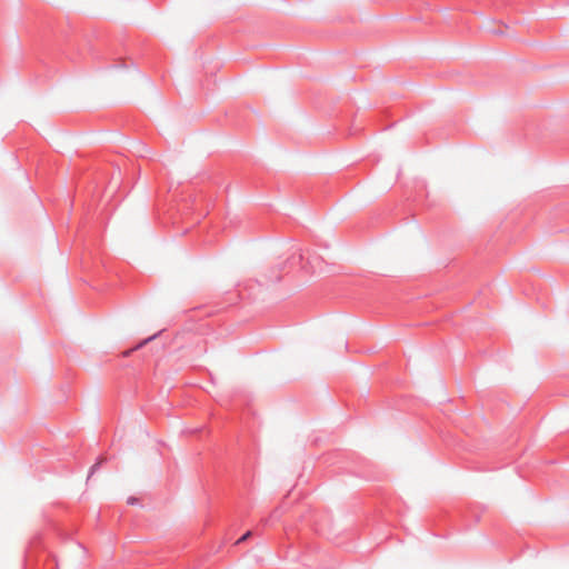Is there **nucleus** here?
Here are the masks:
<instances>
[{
    "instance_id": "1",
    "label": "nucleus",
    "mask_w": 569,
    "mask_h": 569,
    "mask_svg": "<svg viewBox=\"0 0 569 569\" xmlns=\"http://www.w3.org/2000/svg\"><path fill=\"white\" fill-rule=\"evenodd\" d=\"M158 336V333L144 339L143 341H141L140 343H138L134 348L132 349H129L127 351L123 352V356L124 357H129L134 350H138L140 349L141 347H143L146 343H148L149 341H151L152 339H154L156 337Z\"/></svg>"
},
{
    "instance_id": "2",
    "label": "nucleus",
    "mask_w": 569,
    "mask_h": 569,
    "mask_svg": "<svg viewBox=\"0 0 569 569\" xmlns=\"http://www.w3.org/2000/svg\"><path fill=\"white\" fill-rule=\"evenodd\" d=\"M302 260H303V256L302 253H299L298 256L293 254L289 260L288 262L290 264H300L302 263Z\"/></svg>"
},
{
    "instance_id": "3",
    "label": "nucleus",
    "mask_w": 569,
    "mask_h": 569,
    "mask_svg": "<svg viewBox=\"0 0 569 569\" xmlns=\"http://www.w3.org/2000/svg\"><path fill=\"white\" fill-rule=\"evenodd\" d=\"M104 461L103 458H101L98 462H96L91 468H90V471H89V475H88V480L92 477V475L99 469L100 465Z\"/></svg>"
},
{
    "instance_id": "4",
    "label": "nucleus",
    "mask_w": 569,
    "mask_h": 569,
    "mask_svg": "<svg viewBox=\"0 0 569 569\" xmlns=\"http://www.w3.org/2000/svg\"><path fill=\"white\" fill-rule=\"evenodd\" d=\"M189 209V207L187 206V203L184 204H178V208H177V213H179L181 217H184L187 214V210Z\"/></svg>"
},
{
    "instance_id": "5",
    "label": "nucleus",
    "mask_w": 569,
    "mask_h": 569,
    "mask_svg": "<svg viewBox=\"0 0 569 569\" xmlns=\"http://www.w3.org/2000/svg\"><path fill=\"white\" fill-rule=\"evenodd\" d=\"M251 535H252V531H250V530H249V531H247L244 535H242V536L237 540V542H236V543H237V545H239V543L244 542L249 537H251Z\"/></svg>"
},
{
    "instance_id": "6",
    "label": "nucleus",
    "mask_w": 569,
    "mask_h": 569,
    "mask_svg": "<svg viewBox=\"0 0 569 569\" xmlns=\"http://www.w3.org/2000/svg\"><path fill=\"white\" fill-rule=\"evenodd\" d=\"M309 267H310V271L313 272L315 271V266H313V262L308 260L307 264H303L302 266V269H306L307 271H309Z\"/></svg>"
},
{
    "instance_id": "7",
    "label": "nucleus",
    "mask_w": 569,
    "mask_h": 569,
    "mask_svg": "<svg viewBox=\"0 0 569 569\" xmlns=\"http://www.w3.org/2000/svg\"><path fill=\"white\" fill-rule=\"evenodd\" d=\"M138 502H139V499L136 498V497H129L128 500H127L128 505H136Z\"/></svg>"
},
{
    "instance_id": "8",
    "label": "nucleus",
    "mask_w": 569,
    "mask_h": 569,
    "mask_svg": "<svg viewBox=\"0 0 569 569\" xmlns=\"http://www.w3.org/2000/svg\"><path fill=\"white\" fill-rule=\"evenodd\" d=\"M170 219H172V223H176V218L173 213H170Z\"/></svg>"
}]
</instances>
